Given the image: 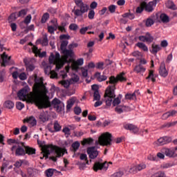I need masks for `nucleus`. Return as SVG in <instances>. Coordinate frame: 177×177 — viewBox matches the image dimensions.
<instances>
[{"instance_id":"nucleus-1","label":"nucleus","mask_w":177,"mask_h":177,"mask_svg":"<svg viewBox=\"0 0 177 177\" xmlns=\"http://www.w3.org/2000/svg\"><path fill=\"white\" fill-rule=\"evenodd\" d=\"M30 79L35 82L33 87L34 93L28 97L30 103H35L39 110L49 109L52 106H53L57 113H62L64 110V103L57 97L54 98L50 102L49 96L46 95L48 89L44 84V77H38V75L35 74Z\"/></svg>"},{"instance_id":"nucleus-2","label":"nucleus","mask_w":177,"mask_h":177,"mask_svg":"<svg viewBox=\"0 0 177 177\" xmlns=\"http://www.w3.org/2000/svg\"><path fill=\"white\" fill-rule=\"evenodd\" d=\"M37 144L41 147L45 158H49L50 153H53L54 151L58 158L63 157L64 154H67L68 153L66 148H62L57 145H53V144L45 145V141L41 142L37 140Z\"/></svg>"},{"instance_id":"nucleus-3","label":"nucleus","mask_w":177,"mask_h":177,"mask_svg":"<svg viewBox=\"0 0 177 177\" xmlns=\"http://www.w3.org/2000/svg\"><path fill=\"white\" fill-rule=\"evenodd\" d=\"M75 3L76 6L79 7V9L73 11L75 16H77V17H82L84 13H86V12L89 10V6L86 3H84L82 0H75Z\"/></svg>"},{"instance_id":"nucleus-4","label":"nucleus","mask_w":177,"mask_h":177,"mask_svg":"<svg viewBox=\"0 0 177 177\" xmlns=\"http://www.w3.org/2000/svg\"><path fill=\"white\" fill-rule=\"evenodd\" d=\"M48 60L50 64H56L57 70H60V68L64 66V63H63V62H62V59H60V54L59 53H56L55 55L53 53H51Z\"/></svg>"},{"instance_id":"nucleus-5","label":"nucleus","mask_w":177,"mask_h":177,"mask_svg":"<svg viewBox=\"0 0 177 177\" xmlns=\"http://www.w3.org/2000/svg\"><path fill=\"white\" fill-rule=\"evenodd\" d=\"M100 146H111L113 135L109 132L102 133L98 138Z\"/></svg>"},{"instance_id":"nucleus-6","label":"nucleus","mask_w":177,"mask_h":177,"mask_svg":"<svg viewBox=\"0 0 177 177\" xmlns=\"http://www.w3.org/2000/svg\"><path fill=\"white\" fill-rule=\"evenodd\" d=\"M104 97L105 99V103L106 107H110L113 104V99L115 97V92L113 88H111V86H108L105 91Z\"/></svg>"},{"instance_id":"nucleus-7","label":"nucleus","mask_w":177,"mask_h":177,"mask_svg":"<svg viewBox=\"0 0 177 177\" xmlns=\"http://www.w3.org/2000/svg\"><path fill=\"white\" fill-rule=\"evenodd\" d=\"M108 168L109 163L107 162V161H105L104 162H102L100 161L95 162L93 167V171H95V172H97V171H102V169L107 171Z\"/></svg>"},{"instance_id":"nucleus-8","label":"nucleus","mask_w":177,"mask_h":177,"mask_svg":"<svg viewBox=\"0 0 177 177\" xmlns=\"http://www.w3.org/2000/svg\"><path fill=\"white\" fill-rule=\"evenodd\" d=\"M16 149V150H15ZM17 157H21L26 156V149L20 145H13L11 147V151H15Z\"/></svg>"},{"instance_id":"nucleus-9","label":"nucleus","mask_w":177,"mask_h":177,"mask_svg":"<svg viewBox=\"0 0 177 177\" xmlns=\"http://www.w3.org/2000/svg\"><path fill=\"white\" fill-rule=\"evenodd\" d=\"M52 123H50L47 125L48 131L50 132L51 133H55V132H60L62 131V125L59 124V122L57 120H55L53 124V129H52Z\"/></svg>"},{"instance_id":"nucleus-10","label":"nucleus","mask_w":177,"mask_h":177,"mask_svg":"<svg viewBox=\"0 0 177 177\" xmlns=\"http://www.w3.org/2000/svg\"><path fill=\"white\" fill-rule=\"evenodd\" d=\"M139 41H141V42H147V44H151L153 41H154V37L151 36L150 32H147L145 35H140L138 37Z\"/></svg>"},{"instance_id":"nucleus-11","label":"nucleus","mask_w":177,"mask_h":177,"mask_svg":"<svg viewBox=\"0 0 177 177\" xmlns=\"http://www.w3.org/2000/svg\"><path fill=\"white\" fill-rule=\"evenodd\" d=\"M95 147H90L87 148V154L89 156L91 160H95L99 156V151L95 149Z\"/></svg>"},{"instance_id":"nucleus-12","label":"nucleus","mask_w":177,"mask_h":177,"mask_svg":"<svg viewBox=\"0 0 177 177\" xmlns=\"http://www.w3.org/2000/svg\"><path fill=\"white\" fill-rule=\"evenodd\" d=\"M24 63L28 71H34L35 70V65L32 63V59L24 58Z\"/></svg>"},{"instance_id":"nucleus-13","label":"nucleus","mask_w":177,"mask_h":177,"mask_svg":"<svg viewBox=\"0 0 177 177\" xmlns=\"http://www.w3.org/2000/svg\"><path fill=\"white\" fill-rule=\"evenodd\" d=\"M159 74L160 77H162L163 78H167V77H168V71L165 67V62H161L160 65Z\"/></svg>"},{"instance_id":"nucleus-14","label":"nucleus","mask_w":177,"mask_h":177,"mask_svg":"<svg viewBox=\"0 0 177 177\" xmlns=\"http://www.w3.org/2000/svg\"><path fill=\"white\" fill-rule=\"evenodd\" d=\"M124 128L133 133H138L139 132V127L133 124H126L124 125Z\"/></svg>"},{"instance_id":"nucleus-15","label":"nucleus","mask_w":177,"mask_h":177,"mask_svg":"<svg viewBox=\"0 0 177 177\" xmlns=\"http://www.w3.org/2000/svg\"><path fill=\"white\" fill-rule=\"evenodd\" d=\"M61 53H63L64 56V60L66 63H68V61L67 60L68 57H73V56H74V51L73 50H68L67 48L62 50Z\"/></svg>"},{"instance_id":"nucleus-16","label":"nucleus","mask_w":177,"mask_h":177,"mask_svg":"<svg viewBox=\"0 0 177 177\" xmlns=\"http://www.w3.org/2000/svg\"><path fill=\"white\" fill-rule=\"evenodd\" d=\"M162 150L164 154H165V156L169 158H175V157H177V153H175V149L165 148Z\"/></svg>"},{"instance_id":"nucleus-17","label":"nucleus","mask_w":177,"mask_h":177,"mask_svg":"<svg viewBox=\"0 0 177 177\" xmlns=\"http://www.w3.org/2000/svg\"><path fill=\"white\" fill-rule=\"evenodd\" d=\"M144 3V8L145 12H148V13H151L153 10H154V7L156 6V5L153 2L151 1L148 4L145 1H143Z\"/></svg>"},{"instance_id":"nucleus-18","label":"nucleus","mask_w":177,"mask_h":177,"mask_svg":"<svg viewBox=\"0 0 177 177\" xmlns=\"http://www.w3.org/2000/svg\"><path fill=\"white\" fill-rule=\"evenodd\" d=\"M80 159L82 161H86V162L80 164V169H84V168H85L86 164H87V165H89V160H88V156H86V153H81Z\"/></svg>"},{"instance_id":"nucleus-19","label":"nucleus","mask_w":177,"mask_h":177,"mask_svg":"<svg viewBox=\"0 0 177 177\" xmlns=\"http://www.w3.org/2000/svg\"><path fill=\"white\" fill-rule=\"evenodd\" d=\"M106 84H111V86H111V89H113V92H115V85L118 84V80L117 79V77H115L114 76H111L109 77V81H107Z\"/></svg>"},{"instance_id":"nucleus-20","label":"nucleus","mask_w":177,"mask_h":177,"mask_svg":"<svg viewBox=\"0 0 177 177\" xmlns=\"http://www.w3.org/2000/svg\"><path fill=\"white\" fill-rule=\"evenodd\" d=\"M27 93H28V91L27 90V88H24L18 91L17 96L19 100H21L23 99H26Z\"/></svg>"},{"instance_id":"nucleus-21","label":"nucleus","mask_w":177,"mask_h":177,"mask_svg":"<svg viewBox=\"0 0 177 177\" xmlns=\"http://www.w3.org/2000/svg\"><path fill=\"white\" fill-rule=\"evenodd\" d=\"M158 77V75L154 74V71L149 70V75L146 77V80H151L152 82H156V78Z\"/></svg>"},{"instance_id":"nucleus-22","label":"nucleus","mask_w":177,"mask_h":177,"mask_svg":"<svg viewBox=\"0 0 177 177\" xmlns=\"http://www.w3.org/2000/svg\"><path fill=\"white\" fill-rule=\"evenodd\" d=\"M95 77L98 82H103V81H106V80H107V76L105 75H102L100 72L95 73Z\"/></svg>"},{"instance_id":"nucleus-23","label":"nucleus","mask_w":177,"mask_h":177,"mask_svg":"<svg viewBox=\"0 0 177 177\" xmlns=\"http://www.w3.org/2000/svg\"><path fill=\"white\" fill-rule=\"evenodd\" d=\"M160 19L158 21V23H169V17L165 13H162L160 15Z\"/></svg>"},{"instance_id":"nucleus-24","label":"nucleus","mask_w":177,"mask_h":177,"mask_svg":"<svg viewBox=\"0 0 177 177\" xmlns=\"http://www.w3.org/2000/svg\"><path fill=\"white\" fill-rule=\"evenodd\" d=\"M133 71L137 74H140V73H145V71H146V68H144L142 64H138L135 66Z\"/></svg>"},{"instance_id":"nucleus-25","label":"nucleus","mask_w":177,"mask_h":177,"mask_svg":"<svg viewBox=\"0 0 177 177\" xmlns=\"http://www.w3.org/2000/svg\"><path fill=\"white\" fill-rule=\"evenodd\" d=\"M36 151L37 150L31 147H25V154H28V156H32V154H35Z\"/></svg>"},{"instance_id":"nucleus-26","label":"nucleus","mask_w":177,"mask_h":177,"mask_svg":"<svg viewBox=\"0 0 177 177\" xmlns=\"http://www.w3.org/2000/svg\"><path fill=\"white\" fill-rule=\"evenodd\" d=\"M24 122H28V124H30L32 127H35V125H37V120L32 116L30 117L29 118L24 119Z\"/></svg>"},{"instance_id":"nucleus-27","label":"nucleus","mask_w":177,"mask_h":177,"mask_svg":"<svg viewBox=\"0 0 177 177\" xmlns=\"http://www.w3.org/2000/svg\"><path fill=\"white\" fill-rule=\"evenodd\" d=\"M136 46H138V48H139L144 52H149V48H147V46H146L145 43L138 42L136 44Z\"/></svg>"},{"instance_id":"nucleus-28","label":"nucleus","mask_w":177,"mask_h":177,"mask_svg":"<svg viewBox=\"0 0 177 177\" xmlns=\"http://www.w3.org/2000/svg\"><path fill=\"white\" fill-rule=\"evenodd\" d=\"M124 75H125V73L122 72L119 75L116 76V78L118 80V82L120 81V82H127V77H125Z\"/></svg>"},{"instance_id":"nucleus-29","label":"nucleus","mask_w":177,"mask_h":177,"mask_svg":"<svg viewBox=\"0 0 177 177\" xmlns=\"http://www.w3.org/2000/svg\"><path fill=\"white\" fill-rule=\"evenodd\" d=\"M166 6H167V8H168V9H172V10H177L176 5H175V3H174V1H172L171 0L167 1V3H166Z\"/></svg>"},{"instance_id":"nucleus-30","label":"nucleus","mask_w":177,"mask_h":177,"mask_svg":"<svg viewBox=\"0 0 177 177\" xmlns=\"http://www.w3.org/2000/svg\"><path fill=\"white\" fill-rule=\"evenodd\" d=\"M121 99H122V95L121 94H120L116 98H113V101L112 102L113 107H115V106H118V104L121 103Z\"/></svg>"},{"instance_id":"nucleus-31","label":"nucleus","mask_w":177,"mask_h":177,"mask_svg":"<svg viewBox=\"0 0 177 177\" xmlns=\"http://www.w3.org/2000/svg\"><path fill=\"white\" fill-rule=\"evenodd\" d=\"M3 106L6 109H9L10 110L15 107V103L10 100H7L4 102Z\"/></svg>"},{"instance_id":"nucleus-32","label":"nucleus","mask_w":177,"mask_h":177,"mask_svg":"<svg viewBox=\"0 0 177 177\" xmlns=\"http://www.w3.org/2000/svg\"><path fill=\"white\" fill-rule=\"evenodd\" d=\"M82 146H86V145H92L93 143V139L92 138H84L81 142Z\"/></svg>"},{"instance_id":"nucleus-33","label":"nucleus","mask_w":177,"mask_h":177,"mask_svg":"<svg viewBox=\"0 0 177 177\" xmlns=\"http://www.w3.org/2000/svg\"><path fill=\"white\" fill-rule=\"evenodd\" d=\"M151 48H152V50H151L150 52L152 53L153 54H157V53L161 50V47H160V46L157 44L156 45L152 44Z\"/></svg>"},{"instance_id":"nucleus-34","label":"nucleus","mask_w":177,"mask_h":177,"mask_svg":"<svg viewBox=\"0 0 177 177\" xmlns=\"http://www.w3.org/2000/svg\"><path fill=\"white\" fill-rule=\"evenodd\" d=\"M39 118L41 122H46L49 119L48 118V115H46V113L45 111H43L40 113Z\"/></svg>"},{"instance_id":"nucleus-35","label":"nucleus","mask_w":177,"mask_h":177,"mask_svg":"<svg viewBox=\"0 0 177 177\" xmlns=\"http://www.w3.org/2000/svg\"><path fill=\"white\" fill-rule=\"evenodd\" d=\"M1 59H3V63H1L2 67H6V63H8V55L4 52L1 55Z\"/></svg>"},{"instance_id":"nucleus-36","label":"nucleus","mask_w":177,"mask_h":177,"mask_svg":"<svg viewBox=\"0 0 177 177\" xmlns=\"http://www.w3.org/2000/svg\"><path fill=\"white\" fill-rule=\"evenodd\" d=\"M59 84H61V85H62L64 88H70V84H73V82H71V80H62L59 82Z\"/></svg>"},{"instance_id":"nucleus-37","label":"nucleus","mask_w":177,"mask_h":177,"mask_svg":"<svg viewBox=\"0 0 177 177\" xmlns=\"http://www.w3.org/2000/svg\"><path fill=\"white\" fill-rule=\"evenodd\" d=\"M124 99H126V100H133L134 99H136V95L135 93L132 94L127 93L125 95Z\"/></svg>"},{"instance_id":"nucleus-38","label":"nucleus","mask_w":177,"mask_h":177,"mask_svg":"<svg viewBox=\"0 0 177 177\" xmlns=\"http://www.w3.org/2000/svg\"><path fill=\"white\" fill-rule=\"evenodd\" d=\"M67 45H68V40H62L61 41V46H60L61 51L67 49Z\"/></svg>"},{"instance_id":"nucleus-39","label":"nucleus","mask_w":177,"mask_h":177,"mask_svg":"<svg viewBox=\"0 0 177 177\" xmlns=\"http://www.w3.org/2000/svg\"><path fill=\"white\" fill-rule=\"evenodd\" d=\"M84 64V59L83 58H80L78 59L76 62L73 63L74 67L75 68H78V66H82Z\"/></svg>"},{"instance_id":"nucleus-40","label":"nucleus","mask_w":177,"mask_h":177,"mask_svg":"<svg viewBox=\"0 0 177 177\" xmlns=\"http://www.w3.org/2000/svg\"><path fill=\"white\" fill-rule=\"evenodd\" d=\"M62 132L64 133L66 138H68L71 135V130L68 127H64L62 129Z\"/></svg>"},{"instance_id":"nucleus-41","label":"nucleus","mask_w":177,"mask_h":177,"mask_svg":"<svg viewBox=\"0 0 177 177\" xmlns=\"http://www.w3.org/2000/svg\"><path fill=\"white\" fill-rule=\"evenodd\" d=\"M56 171L55 169H48L46 170L45 174L47 177H52L53 176V174Z\"/></svg>"},{"instance_id":"nucleus-42","label":"nucleus","mask_w":177,"mask_h":177,"mask_svg":"<svg viewBox=\"0 0 177 177\" xmlns=\"http://www.w3.org/2000/svg\"><path fill=\"white\" fill-rule=\"evenodd\" d=\"M27 12H28L27 9L21 10L17 14V17H24L27 15Z\"/></svg>"},{"instance_id":"nucleus-43","label":"nucleus","mask_w":177,"mask_h":177,"mask_svg":"<svg viewBox=\"0 0 177 177\" xmlns=\"http://www.w3.org/2000/svg\"><path fill=\"white\" fill-rule=\"evenodd\" d=\"M151 177H167V176H165V173H164L163 171H159L152 174Z\"/></svg>"},{"instance_id":"nucleus-44","label":"nucleus","mask_w":177,"mask_h":177,"mask_svg":"<svg viewBox=\"0 0 177 177\" xmlns=\"http://www.w3.org/2000/svg\"><path fill=\"white\" fill-rule=\"evenodd\" d=\"M48 19H49V13L48 12L44 13L41 17V23L42 24L46 23Z\"/></svg>"},{"instance_id":"nucleus-45","label":"nucleus","mask_w":177,"mask_h":177,"mask_svg":"<svg viewBox=\"0 0 177 177\" xmlns=\"http://www.w3.org/2000/svg\"><path fill=\"white\" fill-rule=\"evenodd\" d=\"M144 10H145V4L143 3V2H142L140 3V6H138L136 8V13H142Z\"/></svg>"},{"instance_id":"nucleus-46","label":"nucleus","mask_w":177,"mask_h":177,"mask_svg":"<svg viewBox=\"0 0 177 177\" xmlns=\"http://www.w3.org/2000/svg\"><path fill=\"white\" fill-rule=\"evenodd\" d=\"M49 44V40H48V35H46L43 37V40L41 41L42 46H48Z\"/></svg>"},{"instance_id":"nucleus-47","label":"nucleus","mask_w":177,"mask_h":177,"mask_svg":"<svg viewBox=\"0 0 177 177\" xmlns=\"http://www.w3.org/2000/svg\"><path fill=\"white\" fill-rule=\"evenodd\" d=\"M153 24H154V20H153V19L148 18L146 20V22H145L146 27H151L153 26Z\"/></svg>"},{"instance_id":"nucleus-48","label":"nucleus","mask_w":177,"mask_h":177,"mask_svg":"<svg viewBox=\"0 0 177 177\" xmlns=\"http://www.w3.org/2000/svg\"><path fill=\"white\" fill-rule=\"evenodd\" d=\"M17 17H16V12L12 13L9 17H8V23H12V21H15Z\"/></svg>"},{"instance_id":"nucleus-49","label":"nucleus","mask_w":177,"mask_h":177,"mask_svg":"<svg viewBox=\"0 0 177 177\" xmlns=\"http://www.w3.org/2000/svg\"><path fill=\"white\" fill-rule=\"evenodd\" d=\"M80 142L76 141V142H73L72 144V147L73 149V151L74 152L77 151V150H78L80 149Z\"/></svg>"},{"instance_id":"nucleus-50","label":"nucleus","mask_w":177,"mask_h":177,"mask_svg":"<svg viewBox=\"0 0 177 177\" xmlns=\"http://www.w3.org/2000/svg\"><path fill=\"white\" fill-rule=\"evenodd\" d=\"M7 142H8V145H13L15 143V145H20V142L19 141V140L10 138L7 140Z\"/></svg>"},{"instance_id":"nucleus-51","label":"nucleus","mask_w":177,"mask_h":177,"mask_svg":"<svg viewBox=\"0 0 177 177\" xmlns=\"http://www.w3.org/2000/svg\"><path fill=\"white\" fill-rule=\"evenodd\" d=\"M23 23H24L26 25L30 24V23H31V15H27L25 19L24 20V22H21V24H23Z\"/></svg>"},{"instance_id":"nucleus-52","label":"nucleus","mask_w":177,"mask_h":177,"mask_svg":"<svg viewBox=\"0 0 177 177\" xmlns=\"http://www.w3.org/2000/svg\"><path fill=\"white\" fill-rule=\"evenodd\" d=\"M47 28H48V32L50 34H55V31H56V30H57V26H55V28L52 26H48Z\"/></svg>"},{"instance_id":"nucleus-53","label":"nucleus","mask_w":177,"mask_h":177,"mask_svg":"<svg viewBox=\"0 0 177 177\" xmlns=\"http://www.w3.org/2000/svg\"><path fill=\"white\" fill-rule=\"evenodd\" d=\"M136 167H137V171H142L143 169H146V164L144 163L137 165Z\"/></svg>"},{"instance_id":"nucleus-54","label":"nucleus","mask_w":177,"mask_h":177,"mask_svg":"<svg viewBox=\"0 0 177 177\" xmlns=\"http://www.w3.org/2000/svg\"><path fill=\"white\" fill-rule=\"evenodd\" d=\"M115 111L118 113V114H121L124 113L123 109H122V105H118V106L115 107Z\"/></svg>"},{"instance_id":"nucleus-55","label":"nucleus","mask_w":177,"mask_h":177,"mask_svg":"<svg viewBox=\"0 0 177 177\" xmlns=\"http://www.w3.org/2000/svg\"><path fill=\"white\" fill-rule=\"evenodd\" d=\"M155 143H156V145H158V146H164V145H165V142L164 141V137L158 139L157 142H156Z\"/></svg>"},{"instance_id":"nucleus-56","label":"nucleus","mask_w":177,"mask_h":177,"mask_svg":"<svg viewBox=\"0 0 177 177\" xmlns=\"http://www.w3.org/2000/svg\"><path fill=\"white\" fill-rule=\"evenodd\" d=\"M88 17L90 20H93V19H95V10H91L88 12Z\"/></svg>"},{"instance_id":"nucleus-57","label":"nucleus","mask_w":177,"mask_h":177,"mask_svg":"<svg viewBox=\"0 0 177 177\" xmlns=\"http://www.w3.org/2000/svg\"><path fill=\"white\" fill-rule=\"evenodd\" d=\"M123 175L124 171H119L112 174L111 177H122Z\"/></svg>"},{"instance_id":"nucleus-58","label":"nucleus","mask_w":177,"mask_h":177,"mask_svg":"<svg viewBox=\"0 0 177 177\" xmlns=\"http://www.w3.org/2000/svg\"><path fill=\"white\" fill-rule=\"evenodd\" d=\"M19 78L21 80V81H26V80H27V75L26 73L23 72L19 74Z\"/></svg>"},{"instance_id":"nucleus-59","label":"nucleus","mask_w":177,"mask_h":177,"mask_svg":"<svg viewBox=\"0 0 177 177\" xmlns=\"http://www.w3.org/2000/svg\"><path fill=\"white\" fill-rule=\"evenodd\" d=\"M69 30H71L72 31H77V30H78V25L75 24H71L69 26Z\"/></svg>"},{"instance_id":"nucleus-60","label":"nucleus","mask_w":177,"mask_h":177,"mask_svg":"<svg viewBox=\"0 0 177 177\" xmlns=\"http://www.w3.org/2000/svg\"><path fill=\"white\" fill-rule=\"evenodd\" d=\"M16 107L17 110H23V109H24V104L21 102H18L16 103Z\"/></svg>"},{"instance_id":"nucleus-61","label":"nucleus","mask_w":177,"mask_h":177,"mask_svg":"<svg viewBox=\"0 0 177 177\" xmlns=\"http://www.w3.org/2000/svg\"><path fill=\"white\" fill-rule=\"evenodd\" d=\"M82 110L81 109V107L80 106H75L74 108V113L76 114V115H80V113H82Z\"/></svg>"},{"instance_id":"nucleus-62","label":"nucleus","mask_w":177,"mask_h":177,"mask_svg":"<svg viewBox=\"0 0 177 177\" xmlns=\"http://www.w3.org/2000/svg\"><path fill=\"white\" fill-rule=\"evenodd\" d=\"M73 106H74V102H68L66 105V111H70V109H71V107H73Z\"/></svg>"},{"instance_id":"nucleus-63","label":"nucleus","mask_w":177,"mask_h":177,"mask_svg":"<svg viewBox=\"0 0 177 177\" xmlns=\"http://www.w3.org/2000/svg\"><path fill=\"white\" fill-rule=\"evenodd\" d=\"M94 100H100V93L99 91L93 93Z\"/></svg>"},{"instance_id":"nucleus-64","label":"nucleus","mask_w":177,"mask_h":177,"mask_svg":"<svg viewBox=\"0 0 177 177\" xmlns=\"http://www.w3.org/2000/svg\"><path fill=\"white\" fill-rule=\"evenodd\" d=\"M115 6L114 5H111L109 6V10L111 13H115Z\"/></svg>"}]
</instances>
